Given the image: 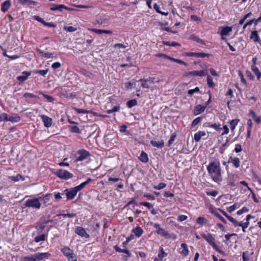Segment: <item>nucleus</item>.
Segmentation results:
<instances>
[{"instance_id":"obj_1","label":"nucleus","mask_w":261,"mask_h":261,"mask_svg":"<svg viewBox=\"0 0 261 261\" xmlns=\"http://www.w3.org/2000/svg\"><path fill=\"white\" fill-rule=\"evenodd\" d=\"M207 170L214 181L219 182L222 180L220 163L218 160L211 162L207 166Z\"/></svg>"},{"instance_id":"obj_2","label":"nucleus","mask_w":261,"mask_h":261,"mask_svg":"<svg viewBox=\"0 0 261 261\" xmlns=\"http://www.w3.org/2000/svg\"><path fill=\"white\" fill-rule=\"evenodd\" d=\"M50 253H37L30 256H25L23 257L24 261H40L44 258H47L50 256Z\"/></svg>"},{"instance_id":"obj_3","label":"nucleus","mask_w":261,"mask_h":261,"mask_svg":"<svg viewBox=\"0 0 261 261\" xmlns=\"http://www.w3.org/2000/svg\"><path fill=\"white\" fill-rule=\"evenodd\" d=\"M19 116L15 115L10 116L7 113H4L0 115V121H10L11 122H18L20 121Z\"/></svg>"},{"instance_id":"obj_4","label":"nucleus","mask_w":261,"mask_h":261,"mask_svg":"<svg viewBox=\"0 0 261 261\" xmlns=\"http://www.w3.org/2000/svg\"><path fill=\"white\" fill-rule=\"evenodd\" d=\"M25 205L27 207H33L39 209L41 207V203L39 198L28 199L25 201Z\"/></svg>"},{"instance_id":"obj_5","label":"nucleus","mask_w":261,"mask_h":261,"mask_svg":"<svg viewBox=\"0 0 261 261\" xmlns=\"http://www.w3.org/2000/svg\"><path fill=\"white\" fill-rule=\"evenodd\" d=\"M202 237L205 239L213 248H217V244L215 243V239L212 234L208 233L207 234L203 233L201 234Z\"/></svg>"},{"instance_id":"obj_6","label":"nucleus","mask_w":261,"mask_h":261,"mask_svg":"<svg viewBox=\"0 0 261 261\" xmlns=\"http://www.w3.org/2000/svg\"><path fill=\"white\" fill-rule=\"evenodd\" d=\"M141 82V86L143 88H149L150 85L154 83V78L149 77L147 79H142L139 80Z\"/></svg>"},{"instance_id":"obj_7","label":"nucleus","mask_w":261,"mask_h":261,"mask_svg":"<svg viewBox=\"0 0 261 261\" xmlns=\"http://www.w3.org/2000/svg\"><path fill=\"white\" fill-rule=\"evenodd\" d=\"M78 192L79 190H77V189H76L75 187L71 189L70 190H68V189H66L67 199L69 200L73 199L75 197Z\"/></svg>"},{"instance_id":"obj_8","label":"nucleus","mask_w":261,"mask_h":261,"mask_svg":"<svg viewBox=\"0 0 261 261\" xmlns=\"http://www.w3.org/2000/svg\"><path fill=\"white\" fill-rule=\"evenodd\" d=\"M66 257L68 261H77L76 255L73 253V251L66 247Z\"/></svg>"},{"instance_id":"obj_9","label":"nucleus","mask_w":261,"mask_h":261,"mask_svg":"<svg viewBox=\"0 0 261 261\" xmlns=\"http://www.w3.org/2000/svg\"><path fill=\"white\" fill-rule=\"evenodd\" d=\"M79 156L77 157L76 160L78 161H82L86 159L89 155L90 153L86 150H80L78 151Z\"/></svg>"},{"instance_id":"obj_10","label":"nucleus","mask_w":261,"mask_h":261,"mask_svg":"<svg viewBox=\"0 0 261 261\" xmlns=\"http://www.w3.org/2000/svg\"><path fill=\"white\" fill-rule=\"evenodd\" d=\"M187 74V76L190 75L193 76H203L206 75L207 72L204 70H200L189 71Z\"/></svg>"},{"instance_id":"obj_11","label":"nucleus","mask_w":261,"mask_h":261,"mask_svg":"<svg viewBox=\"0 0 261 261\" xmlns=\"http://www.w3.org/2000/svg\"><path fill=\"white\" fill-rule=\"evenodd\" d=\"M187 55L190 57H196L197 58H203L205 57L208 58L212 56V55L210 54L200 53V52H199V53L190 52V53H189L187 54Z\"/></svg>"},{"instance_id":"obj_12","label":"nucleus","mask_w":261,"mask_h":261,"mask_svg":"<svg viewBox=\"0 0 261 261\" xmlns=\"http://www.w3.org/2000/svg\"><path fill=\"white\" fill-rule=\"evenodd\" d=\"M75 232L77 234L82 237H85L86 239L90 237L89 234L86 232V230L82 227H77L75 229Z\"/></svg>"},{"instance_id":"obj_13","label":"nucleus","mask_w":261,"mask_h":261,"mask_svg":"<svg viewBox=\"0 0 261 261\" xmlns=\"http://www.w3.org/2000/svg\"><path fill=\"white\" fill-rule=\"evenodd\" d=\"M77 125L78 123L77 122H72V125H68L67 127L70 132L72 133L80 134L81 131L77 126Z\"/></svg>"},{"instance_id":"obj_14","label":"nucleus","mask_w":261,"mask_h":261,"mask_svg":"<svg viewBox=\"0 0 261 261\" xmlns=\"http://www.w3.org/2000/svg\"><path fill=\"white\" fill-rule=\"evenodd\" d=\"M205 109L206 106L198 105L195 107L193 111V113L195 116L198 115V114L203 113Z\"/></svg>"},{"instance_id":"obj_15","label":"nucleus","mask_w":261,"mask_h":261,"mask_svg":"<svg viewBox=\"0 0 261 261\" xmlns=\"http://www.w3.org/2000/svg\"><path fill=\"white\" fill-rule=\"evenodd\" d=\"M41 119L44 123V125L46 127H49L52 125V119L46 115H41Z\"/></svg>"},{"instance_id":"obj_16","label":"nucleus","mask_w":261,"mask_h":261,"mask_svg":"<svg viewBox=\"0 0 261 261\" xmlns=\"http://www.w3.org/2000/svg\"><path fill=\"white\" fill-rule=\"evenodd\" d=\"M228 162L232 163L236 168L240 166V160L238 158L230 156L229 157Z\"/></svg>"},{"instance_id":"obj_17","label":"nucleus","mask_w":261,"mask_h":261,"mask_svg":"<svg viewBox=\"0 0 261 261\" xmlns=\"http://www.w3.org/2000/svg\"><path fill=\"white\" fill-rule=\"evenodd\" d=\"M11 6V2L10 0H7L3 2L1 5V10L3 12H6Z\"/></svg>"},{"instance_id":"obj_18","label":"nucleus","mask_w":261,"mask_h":261,"mask_svg":"<svg viewBox=\"0 0 261 261\" xmlns=\"http://www.w3.org/2000/svg\"><path fill=\"white\" fill-rule=\"evenodd\" d=\"M156 232L160 235L162 237H164L166 239H170L171 238L170 234L163 228H160L158 229Z\"/></svg>"},{"instance_id":"obj_19","label":"nucleus","mask_w":261,"mask_h":261,"mask_svg":"<svg viewBox=\"0 0 261 261\" xmlns=\"http://www.w3.org/2000/svg\"><path fill=\"white\" fill-rule=\"evenodd\" d=\"M250 39L253 40L255 42H259L260 41L259 37L257 31H251Z\"/></svg>"},{"instance_id":"obj_20","label":"nucleus","mask_w":261,"mask_h":261,"mask_svg":"<svg viewBox=\"0 0 261 261\" xmlns=\"http://www.w3.org/2000/svg\"><path fill=\"white\" fill-rule=\"evenodd\" d=\"M114 248L115 251L117 252H123V253H125L127 255L126 257H129L131 256V253L130 252V251L126 249H121L120 247H119L117 245L115 246Z\"/></svg>"},{"instance_id":"obj_21","label":"nucleus","mask_w":261,"mask_h":261,"mask_svg":"<svg viewBox=\"0 0 261 261\" xmlns=\"http://www.w3.org/2000/svg\"><path fill=\"white\" fill-rule=\"evenodd\" d=\"M205 135H206V134H205V132L198 131V132L195 133L194 135V140L197 142H199L201 138L202 137L205 136Z\"/></svg>"},{"instance_id":"obj_22","label":"nucleus","mask_w":261,"mask_h":261,"mask_svg":"<svg viewBox=\"0 0 261 261\" xmlns=\"http://www.w3.org/2000/svg\"><path fill=\"white\" fill-rule=\"evenodd\" d=\"M31 75L30 72L24 71L22 72V74L20 76H18L17 77V79L18 81L23 82L27 80L28 78V76Z\"/></svg>"},{"instance_id":"obj_23","label":"nucleus","mask_w":261,"mask_h":261,"mask_svg":"<svg viewBox=\"0 0 261 261\" xmlns=\"http://www.w3.org/2000/svg\"><path fill=\"white\" fill-rule=\"evenodd\" d=\"M150 143L153 147H155L158 148H162L164 145V142L163 140H161V141L151 140Z\"/></svg>"},{"instance_id":"obj_24","label":"nucleus","mask_w":261,"mask_h":261,"mask_svg":"<svg viewBox=\"0 0 261 261\" xmlns=\"http://www.w3.org/2000/svg\"><path fill=\"white\" fill-rule=\"evenodd\" d=\"M180 246L183 249L180 252V254L184 257L187 256L189 254V252L187 244L182 243Z\"/></svg>"},{"instance_id":"obj_25","label":"nucleus","mask_w":261,"mask_h":261,"mask_svg":"<svg viewBox=\"0 0 261 261\" xmlns=\"http://www.w3.org/2000/svg\"><path fill=\"white\" fill-rule=\"evenodd\" d=\"M92 179L91 178H88L85 181L81 183L80 185L76 186V189L79 190V191L82 190L86 185L89 184L90 182L92 181Z\"/></svg>"},{"instance_id":"obj_26","label":"nucleus","mask_w":261,"mask_h":261,"mask_svg":"<svg viewBox=\"0 0 261 261\" xmlns=\"http://www.w3.org/2000/svg\"><path fill=\"white\" fill-rule=\"evenodd\" d=\"M91 30L97 34H101L102 33L112 34L113 33L112 31L110 30H104L96 29H92Z\"/></svg>"},{"instance_id":"obj_27","label":"nucleus","mask_w":261,"mask_h":261,"mask_svg":"<svg viewBox=\"0 0 261 261\" xmlns=\"http://www.w3.org/2000/svg\"><path fill=\"white\" fill-rule=\"evenodd\" d=\"M139 160L143 163H147L149 160L147 154L144 151H142L139 157Z\"/></svg>"},{"instance_id":"obj_28","label":"nucleus","mask_w":261,"mask_h":261,"mask_svg":"<svg viewBox=\"0 0 261 261\" xmlns=\"http://www.w3.org/2000/svg\"><path fill=\"white\" fill-rule=\"evenodd\" d=\"M251 69L256 75L257 80H259L261 77V72L259 71L258 67L256 65H252Z\"/></svg>"},{"instance_id":"obj_29","label":"nucleus","mask_w":261,"mask_h":261,"mask_svg":"<svg viewBox=\"0 0 261 261\" xmlns=\"http://www.w3.org/2000/svg\"><path fill=\"white\" fill-rule=\"evenodd\" d=\"M232 31V27H225L222 28L221 31V35L222 36H227L229 32Z\"/></svg>"},{"instance_id":"obj_30","label":"nucleus","mask_w":261,"mask_h":261,"mask_svg":"<svg viewBox=\"0 0 261 261\" xmlns=\"http://www.w3.org/2000/svg\"><path fill=\"white\" fill-rule=\"evenodd\" d=\"M133 232L137 237H140L143 233V229L139 226L136 227L133 230Z\"/></svg>"},{"instance_id":"obj_31","label":"nucleus","mask_w":261,"mask_h":261,"mask_svg":"<svg viewBox=\"0 0 261 261\" xmlns=\"http://www.w3.org/2000/svg\"><path fill=\"white\" fill-rule=\"evenodd\" d=\"M196 222L200 225H206L208 220L204 217H199L197 218Z\"/></svg>"},{"instance_id":"obj_32","label":"nucleus","mask_w":261,"mask_h":261,"mask_svg":"<svg viewBox=\"0 0 261 261\" xmlns=\"http://www.w3.org/2000/svg\"><path fill=\"white\" fill-rule=\"evenodd\" d=\"M239 121L240 120L238 119H233L230 121L229 123L231 132H233L236 126L238 125Z\"/></svg>"},{"instance_id":"obj_33","label":"nucleus","mask_w":261,"mask_h":261,"mask_svg":"<svg viewBox=\"0 0 261 261\" xmlns=\"http://www.w3.org/2000/svg\"><path fill=\"white\" fill-rule=\"evenodd\" d=\"M51 194H46L44 197H39V200L40 201L43 202L44 204L46 205V203L49 201L50 200V197H51Z\"/></svg>"},{"instance_id":"obj_34","label":"nucleus","mask_w":261,"mask_h":261,"mask_svg":"<svg viewBox=\"0 0 261 261\" xmlns=\"http://www.w3.org/2000/svg\"><path fill=\"white\" fill-rule=\"evenodd\" d=\"M9 178L14 181H18L20 179H21L22 180H24V178L20 174H18L15 176H9Z\"/></svg>"},{"instance_id":"obj_35","label":"nucleus","mask_w":261,"mask_h":261,"mask_svg":"<svg viewBox=\"0 0 261 261\" xmlns=\"http://www.w3.org/2000/svg\"><path fill=\"white\" fill-rule=\"evenodd\" d=\"M226 218L229 221H230L233 224V225L235 227L239 226V225H240L239 222L237 221L236 219H234L233 217H231L230 216L228 215Z\"/></svg>"},{"instance_id":"obj_36","label":"nucleus","mask_w":261,"mask_h":261,"mask_svg":"<svg viewBox=\"0 0 261 261\" xmlns=\"http://www.w3.org/2000/svg\"><path fill=\"white\" fill-rule=\"evenodd\" d=\"M137 105V101L135 99L128 100L126 103V105L129 108H131L133 107L136 106Z\"/></svg>"},{"instance_id":"obj_37","label":"nucleus","mask_w":261,"mask_h":261,"mask_svg":"<svg viewBox=\"0 0 261 261\" xmlns=\"http://www.w3.org/2000/svg\"><path fill=\"white\" fill-rule=\"evenodd\" d=\"M65 6H64V5H57L56 7H51L50 8V10L51 11L59 10L60 11H62L63 10V9H65Z\"/></svg>"},{"instance_id":"obj_38","label":"nucleus","mask_w":261,"mask_h":261,"mask_svg":"<svg viewBox=\"0 0 261 261\" xmlns=\"http://www.w3.org/2000/svg\"><path fill=\"white\" fill-rule=\"evenodd\" d=\"M163 44L164 45H168V46H180V44L178 43V42H169L166 41H163Z\"/></svg>"},{"instance_id":"obj_39","label":"nucleus","mask_w":261,"mask_h":261,"mask_svg":"<svg viewBox=\"0 0 261 261\" xmlns=\"http://www.w3.org/2000/svg\"><path fill=\"white\" fill-rule=\"evenodd\" d=\"M125 88L126 89H132L133 87H135L136 86V82H129L124 84Z\"/></svg>"},{"instance_id":"obj_40","label":"nucleus","mask_w":261,"mask_h":261,"mask_svg":"<svg viewBox=\"0 0 261 261\" xmlns=\"http://www.w3.org/2000/svg\"><path fill=\"white\" fill-rule=\"evenodd\" d=\"M56 174L58 177H59L61 178H65V171L64 170L60 169L58 171H57Z\"/></svg>"},{"instance_id":"obj_41","label":"nucleus","mask_w":261,"mask_h":261,"mask_svg":"<svg viewBox=\"0 0 261 261\" xmlns=\"http://www.w3.org/2000/svg\"><path fill=\"white\" fill-rule=\"evenodd\" d=\"M212 213L214 214L217 218H218L222 222L225 224L227 223L226 220L218 212L216 211H212Z\"/></svg>"},{"instance_id":"obj_42","label":"nucleus","mask_w":261,"mask_h":261,"mask_svg":"<svg viewBox=\"0 0 261 261\" xmlns=\"http://www.w3.org/2000/svg\"><path fill=\"white\" fill-rule=\"evenodd\" d=\"M207 82L208 87L213 88L215 86V84L213 81V79L210 75L207 76Z\"/></svg>"},{"instance_id":"obj_43","label":"nucleus","mask_w":261,"mask_h":261,"mask_svg":"<svg viewBox=\"0 0 261 261\" xmlns=\"http://www.w3.org/2000/svg\"><path fill=\"white\" fill-rule=\"evenodd\" d=\"M167 253H165L164 251V249L163 248L161 249L160 250L159 254H158V257H159V259L160 260H162L163 258L166 256H167Z\"/></svg>"},{"instance_id":"obj_44","label":"nucleus","mask_w":261,"mask_h":261,"mask_svg":"<svg viewBox=\"0 0 261 261\" xmlns=\"http://www.w3.org/2000/svg\"><path fill=\"white\" fill-rule=\"evenodd\" d=\"M252 15V13L249 12L244 16V17L239 20V24L242 25L244 23L245 20Z\"/></svg>"},{"instance_id":"obj_45","label":"nucleus","mask_w":261,"mask_h":261,"mask_svg":"<svg viewBox=\"0 0 261 261\" xmlns=\"http://www.w3.org/2000/svg\"><path fill=\"white\" fill-rule=\"evenodd\" d=\"M45 238H46V236L45 234H41L40 236H37L35 237V241L36 242H39L40 241H44L45 240Z\"/></svg>"},{"instance_id":"obj_46","label":"nucleus","mask_w":261,"mask_h":261,"mask_svg":"<svg viewBox=\"0 0 261 261\" xmlns=\"http://www.w3.org/2000/svg\"><path fill=\"white\" fill-rule=\"evenodd\" d=\"M191 39L197 42H199V43H200L201 44H204V41L202 40V39L199 38L197 36H195L194 35H192L191 36Z\"/></svg>"},{"instance_id":"obj_47","label":"nucleus","mask_w":261,"mask_h":261,"mask_svg":"<svg viewBox=\"0 0 261 261\" xmlns=\"http://www.w3.org/2000/svg\"><path fill=\"white\" fill-rule=\"evenodd\" d=\"M201 119H202V118L200 117H197L192 121L191 126L192 127L196 126L201 121Z\"/></svg>"},{"instance_id":"obj_48","label":"nucleus","mask_w":261,"mask_h":261,"mask_svg":"<svg viewBox=\"0 0 261 261\" xmlns=\"http://www.w3.org/2000/svg\"><path fill=\"white\" fill-rule=\"evenodd\" d=\"M37 51L39 54H42V56L43 57L46 58H49L52 57V56H53V54L51 53H43L42 51H40L39 49L37 50Z\"/></svg>"},{"instance_id":"obj_49","label":"nucleus","mask_w":261,"mask_h":261,"mask_svg":"<svg viewBox=\"0 0 261 261\" xmlns=\"http://www.w3.org/2000/svg\"><path fill=\"white\" fill-rule=\"evenodd\" d=\"M75 98H77V94L75 92H72L70 94L66 93V99H73Z\"/></svg>"},{"instance_id":"obj_50","label":"nucleus","mask_w":261,"mask_h":261,"mask_svg":"<svg viewBox=\"0 0 261 261\" xmlns=\"http://www.w3.org/2000/svg\"><path fill=\"white\" fill-rule=\"evenodd\" d=\"M127 43L126 45L122 43H116L114 45V48H118L119 49H124L127 47Z\"/></svg>"},{"instance_id":"obj_51","label":"nucleus","mask_w":261,"mask_h":261,"mask_svg":"<svg viewBox=\"0 0 261 261\" xmlns=\"http://www.w3.org/2000/svg\"><path fill=\"white\" fill-rule=\"evenodd\" d=\"M166 186V184L164 182L160 183L158 186H155L153 188L156 190H161Z\"/></svg>"},{"instance_id":"obj_52","label":"nucleus","mask_w":261,"mask_h":261,"mask_svg":"<svg viewBox=\"0 0 261 261\" xmlns=\"http://www.w3.org/2000/svg\"><path fill=\"white\" fill-rule=\"evenodd\" d=\"M140 205L146 206L148 209H151L153 207V205L147 202H140Z\"/></svg>"},{"instance_id":"obj_53","label":"nucleus","mask_w":261,"mask_h":261,"mask_svg":"<svg viewBox=\"0 0 261 261\" xmlns=\"http://www.w3.org/2000/svg\"><path fill=\"white\" fill-rule=\"evenodd\" d=\"M77 113H89L90 112V111H88V110H85V109H77V108H73Z\"/></svg>"},{"instance_id":"obj_54","label":"nucleus","mask_w":261,"mask_h":261,"mask_svg":"<svg viewBox=\"0 0 261 261\" xmlns=\"http://www.w3.org/2000/svg\"><path fill=\"white\" fill-rule=\"evenodd\" d=\"M176 135L173 134H172V135L171 136L170 138V139L168 141V146H170L173 142H174L175 138H176Z\"/></svg>"},{"instance_id":"obj_55","label":"nucleus","mask_w":261,"mask_h":261,"mask_svg":"<svg viewBox=\"0 0 261 261\" xmlns=\"http://www.w3.org/2000/svg\"><path fill=\"white\" fill-rule=\"evenodd\" d=\"M48 70L46 69V70H37L35 72V73H39L40 75H41L43 76H45L46 75V74L48 73Z\"/></svg>"},{"instance_id":"obj_56","label":"nucleus","mask_w":261,"mask_h":261,"mask_svg":"<svg viewBox=\"0 0 261 261\" xmlns=\"http://www.w3.org/2000/svg\"><path fill=\"white\" fill-rule=\"evenodd\" d=\"M239 75L240 77L241 82L246 85V80H245V78L244 77L243 73L240 70L239 71Z\"/></svg>"},{"instance_id":"obj_57","label":"nucleus","mask_w":261,"mask_h":261,"mask_svg":"<svg viewBox=\"0 0 261 261\" xmlns=\"http://www.w3.org/2000/svg\"><path fill=\"white\" fill-rule=\"evenodd\" d=\"M249 211V209L246 207H243L242 209L239 210L237 212V214L238 215H241L244 213L247 212Z\"/></svg>"},{"instance_id":"obj_58","label":"nucleus","mask_w":261,"mask_h":261,"mask_svg":"<svg viewBox=\"0 0 261 261\" xmlns=\"http://www.w3.org/2000/svg\"><path fill=\"white\" fill-rule=\"evenodd\" d=\"M218 192L217 191H212L209 192H206V195L208 196H212L213 197H215L217 195Z\"/></svg>"},{"instance_id":"obj_59","label":"nucleus","mask_w":261,"mask_h":261,"mask_svg":"<svg viewBox=\"0 0 261 261\" xmlns=\"http://www.w3.org/2000/svg\"><path fill=\"white\" fill-rule=\"evenodd\" d=\"M242 150V146L240 144H236L234 151L236 153H239Z\"/></svg>"},{"instance_id":"obj_60","label":"nucleus","mask_w":261,"mask_h":261,"mask_svg":"<svg viewBox=\"0 0 261 261\" xmlns=\"http://www.w3.org/2000/svg\"><path fill=\"white\" fill-rule=\"evenodd\" d=\"M199 88L197 87L195 88H194V89L189 90L188 93L190 95H192L193 94V93L194 92H199Z\"/></svg>"},{"instance_id":"obj_61","label":"nucleus","mask_w":261,"mask_h":261,"mask_svg":"<svg viewBox=\"0 0 261 261\" xmlns=\"http://www.w3.org/2000/svg\"><path fill=\"white\" fill-rule=\"evenodd\" d=\"M143 196L148 198L149 200H153L155 199V197L153 195H151L149 193L144 194Z\"/></svg>"},{"instance_id":"obj_62","label":"nucleus","mask_w":261,"mask_h":261,"mask_svg":"<svg viewBox=\"0 0 261 261\" xmlns=\"http://www.w3.org/2000/svg\"><path fill=\"white\" fill-rule=\"evenodd\" d=\"M253 252H251V253H249L248 251L244 252L243 253L242 258H249V257L250 255H252Z\"/></svg>"},{"instance_id":"obj_63","label":"nucleus","mask_w":261,"mask_h":261,"mask_svg":"<svg viewBox=\"0 0 261 261\" xmlns=\"http://www.w3.org/2000/svg\"><path fill=\"white\" fill-rule=\"evenodd\" d=\"M210 126L212 128H214V129H215L216 130H218V129H221V124L219 123V124H216V123H214V124H212Z\"/></svg>"},{"instance_id":"obj_64","label":"nucleus","mask_w":261,"mask_h":261,"mask_svg":"<svg viewBox=\"0 0 261 261\" xmlns=\"http://www.w3.org/2000/svg\"><path fill=\"white\" fill-rule=\"evenodd\" d=\"M23 96L25 98H35L36 96L31 93H25L24 94Z\"/></svg>"}]
</instances>
